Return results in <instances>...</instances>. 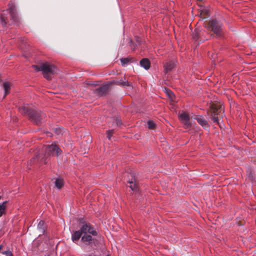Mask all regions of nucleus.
<instances>
[{"label": "nucleus", "mask_w": 256, "mask_h": 256, "mask_svg": "<svg viewBox=\"0 0 256 256\" xmlns=\"http://www.w3.org/2000/svg\"><path fill=\"white\" fill-rule=\"evenodd\" d=\"M18 110L22 114L28 115L30 120L36 125L40 124L46 118V114L36 109L29 108L24 106L19 108Z\"/></svg>", "instance_id": "1"}, {"label": "nucleus", "mask_w": 256, "mask_h": 256, "mask_svg": "<svg viewBox=\"0 0 256 256\" xmlns=\"http://www.w3.org/2000/svg\"><path fill=\"white\" fill-rule=\"evenodd\" d=\"M43 150L44 151V154L36 155L35 157L30 160V164L34 162L36 159L40 160L42 162L46 164L47 160L49 157L54 156H58L62 152L60 148L56 145L53 144L44 146Z\"/></svg>", "instance_id": "2"}, {"label": "nucleus", "mask_w": 256, "mask_h": 256, "mask_svg": "<svg viewBox=\"0 0 256 256\" xmlns=\"http://www.w3.org/2000/svg\"><path fill=\"white\" fill-rule=\"evenodd\" d=\"M9 8L2 11L0 15V22L3 26L7 24L11 25L17 20V16L15 6L9 4Z\"/></svg>", "instance_id": "3"}, {"label": "nucleus", "mask_w": 256, "mask_h": 256, "mask_svg": "<svg viewBox=\"0 0 256 256\" xmlns=\"http://www.w3.org/2000/svg\"><path fill=\"white\" fill-rule=\"evenodd\" d=\"M223 113L224 110L220 104L212 103L210 105V110L207 111V116L214 122L219 124Z\"/></svg>", "instance_id": "4"}, {"label": "nucleus", "mask_w": 256, "mask_h": 256, "mask_svg": "<svg viewBox=\"0 0 256 256\" xmlns=\"http://www.w3.org/2000/svg\"><path fill=\"white\" fill-rule=\"evenodd\" d=\"M32 68L36 72L42 71L44 77L46 79L50 78V76L56 73L57 68L52 64L46 62L42 64L40 66H32Z\"/></svg>", "instance_id": "5"}, {"label": "nucleus", "mask_w": 256, "mask_h": 256, "mask_svg": "<svg viewBox=\"0 0 256 256\" xmlns=\"http://www.w3.org/2000/svg\"><path fill=\"white\" fill-rule=\"evenodd\" d=\"M82 234H90L93 236H96L98 234L97 232L92 226V225H82L80 230L75 231L72 234V241L76 242L78 240Z\"/></svg>", "instance_id": "6"}, {"label": "nucleus", "mask_w": 256, "mask_h": 256, "mask_svg": "<svg viewBox=\"0 0 256 256\" xmlns=\"http://www.w3.org/2000/svg\"><path fill=\"white\" fill-rule=\"evenodd\" d=\"M204 27L213 32L218 37L220 36L222 34V24L216 19H213L205 24Z\"/></svg>", "instance_id": "7"}, {"label": "nucleus", "mask_w": 256, "mask_h": 256, "mask_svg": "<svg viewBox=\"0 0 256 256\" xmlns=\"http://www.w3.org/2000/svg\"><path fill=\"white\" fill-rule=\"evenodd\" d=\"M131 179L129 180V188L135 194L139 193V184L134 172H130Z\"/></svg>", "instance_id": "8"}, {"label": "nucleus", "mask_w": 256, "mask_h": 256, "mask_svg": "<svg viewBox=\"0 0 256 256\" xmlns=\"http://www.w3.org/2000/svg\"><path fill=\"white\" fill-rule=\"evenodd\" d=\"M204 32L202 30L196 28L192 34V38L196 41L200 39V42H202L206 40H207L208 38H202V34Z\"/></svg>", "instance_id": "9"}, {"label": "nucleus", "mask_w": 256, "mask_h": 256, "mask_svg": "<svg viewBox=\"0 0 256 256\" xmlns=\"http://www.w3.org/2000/svg\"><path fill=\"white\" fill-rule=\"evenodd\" d=\"M110 88V85L108 84H104L102 85L100 88H98L96 92L98 96H102L104 94H106L108 91V90Z\"/></svg>", "instance_id": "10"}, {"label": "nucleus", "mask_w": 256, "mask_h": 256, "mask_svg": "<svg viewBox=\"0 0 256 256\" xmlns=\"http://www.w3.org/2000/svg\"><path fill=\"white\" fill-rule=\"evenodd\" d=\"M198 122L204 128H208V122L202 116H196L195 118Z\"/></svg>", "instance_id": "11"}, {"label": "nucleus", "mask_w": 256, "mask_h": 256, "mask_svg": "<svg viewBox=\"0 0 256 256\" xmlns=\"http://www.w3.org/2000/svg\"><path fill=\"white\" fill-rule=\"evenodd\" d=\"M140 65L146 70H148L150 68V63L148 58H142L140 61Z\"/></svg>", "instance_id": "12"}, {"label": "nucleus", "mask_w": 256, "mask_h": 256, "mask_svg": "<svg viewBox=\"0 0 256 256\" xmlns=\"http://www.w3.org/2000/svg\"><path fill=\"white\" fill-rule=\"evenodd\" d=\"M174 64L172 62H167L164 66L165 72L167 73L171 71L174 68Z\"/></svg>", "instance_id": "13"}, {"label": "nucleus", "mask_w": 256, "mask_h": 256, "mask_svg": "<svg viewBox=\"0 0 256 256\" xmlns=\"http://www.w3.org/2000/svg\"><path fill=\"white\" fill-rule=\"evenodd\" d=\"M124 80L122 79H120L118 80H117L115 82V83L119 86H128V80L126 78V77L124 76Z\"/></svg>", "instance_id": "14"}, {"label": "nucleus", "mask_w": 256, "mask_h": 256, "mask_svg": "<svg viewBox=\"0 0 256 256\" xmlns=\"http://www.w3.org/2000/svg\"><path fill=\"white\" fill-rule=\"evenodd\" d=\"M3 86L4 90V97H5L10 92V84L8 82H5L4 83Z\"/></svg>", "instance_id": "15"}, {"label": "nucleus", "mask_w": 256, "mask_h": 256, "mask_svg": "<svg viewBox=\"0 0 256 256\" xmlns=\"http://www.w3.org/2000/svg\"><path fill=\"white\" fill-rule=\"evenodd\" d=\"M84 234L82 238V240L89 244L92 240V237L90 235L87 234Z\"/></svg>", "instance_id": "16"}, {"label": "nucleus", "mask_w": 256, "mask_h": 256, "mask_svg": "<svg viewBox=\"0 0 256 256\" xmlns=\"http://www.w3.org/2000/svg\"><path fill=\"white\" fill-rule=\"evenodd\" d=\"M64 185V182L62 179L58 178L55 181V186L58 189H60Z\"/></svg>", "instance_id": "17"}, {"label": "nucleus", "mask_w": 256, "mask_h": 256, "mask_svg": "<svg viewBox=\"0 0 256 256\" xmlns=\"http://www.w3.org/2000/svg\"><path fill=\"white\" fill-rule=\"evenodd\" d=\"M200 18H205L209 16L208 12L206 10H202L200 14Z\"/></svg>", "instance_id": "18"}, {"label": "nucleus", "mask_w": 256, "mask_h": 256, "mask_svg": "<svg viewBox=\"0 0 256 256\" xmlns=\"http://www.w3.org/2000/svg\"><path fill=\"white\" fill-rule=\"evenodd\" d=\"M180 118L182 122L186 120H190V117L187 113L183 112L180 115Z\"/></svg>", "instance_id": "19"}, {"label": "nucleus", "mask_w": 256, "mask_h": 256, "mask_svg": "<svg viewBox=\"0 0 256 256\" xmlns=\"http://www.w3.org/2000/svg\"><path fill=\"white\" fill-rule=\"evenodd\" d=\"M148 127L149 129L153 130L156 128L155 123L152 120H148L147 122Z\"/></svg>", "instance_id": "20"}, {"label": "nucleus", "mask_w": 256, "mask_h": 256, "mask_svg": "<svg viewBox=\"0 0 256 256\" xmlns=\"http://www.w3.org/2000/svg\"><path fill=\"white\" fill-rule=\"evenodd\" d=\"M6 202H4L2 204H0V217L2 216V214H4V210H5V204Z\"/></svg>", "instance_id": "21"}, {"label": "nucleus", "mask_w": 256, "mask_h": 256, "mask_svg": "<svg viewBox=\"0 0 256 256\" xmlns=\"http://www.w3.org/2000/svg\"><path fill=\"white\" fill-rule=\"evenodd\" d=\"M129 48H130L132 50H134L135 48L137 46V44L134 43L132 41L129 40Z\"/></svg>", "instance_id": "22"}, {"label": "nucleus", "mask_w": 256, "mask_h": 256, "mask_svg": "<svg viewBox=\"0 0 256 256\" xmlns=\"http://www.w3.org/2000/svg\"><path fill=\"white\" fill-rule=\"evenodd\" d=\"M114 133V130H108L106 131L107 138L109 140H110L111 137Z\"/></svg>", "instance_id": "23"}, {"label": "nucleus", "mask_w": 256, "mask_h": 256, "mask_svg": "<svg viewBox=\"0 0 256 256\" xmlns=\"http://www.w3.org/2000/svg\"><path fill=\"white\" fill-rule=\"evenodd\" d=\"M46 225H38V230H40V232H42V234H44V230L45 228Z\"/></svg>", "instance_id": "24"}, {"label": "nucleus", "mask_w": 256, "mask_h": 256, "mask_svg": "<svg viewBox=\"0 0 256 256\" xmlns=\"http://www.w3.org/2000/svg\"><path fill=\"white\" fill-rule=\"evenodd\" d=\"M122 66H124L128 64V58H122L120 59Z\"/></svg>", "instance_id": "25"}, {"label": "nucleus", "mask_w": 256, "mask_h": 256, "mask_svg": "<svg viewBox=\"0 0 256 256\" xmlns=\"http://www.w3.org/2000/svg\"><path fill=\"white\" fill-rule=\"evenodd\" d=\"M76 222H78V224H86V222H84V220L83 218H79L78 220L77 218L76 219Z\"/></svg>", "instance_id": "26"}, {"label": "nucleus", "mask_w": 256, "mask_h": 256, "mask_svg": "<svg viewBox=\"0 0 256 256\" xmlns=\"http://www.w3.org/2000/svg\"><path fill=\"white\" fill-rule=\"evenodd\" d=\"M182 122L186 126V128H188L190 126V120H186L182 121Z\"/></svg>", "instance_id": "27"}, {"label": "nucleus", "mask_w": 256, "mask_h": 256, "mask_svg": "<svg viewBox=\"0 0 256 256\" xmlns=\"http://www.w3.org/2000/svg\"><path fill=\"white\" fill-rule=\"evenodd\" d=\"M115 120V123H116V124L117 126H120L121 124H122V122H121V120L116 118Z\"/></svg>", "instance_id": "28"}, {"label": "nucleus", "mask_w": 256, "mask_h": 256, "mask_svg": "<svg viewBox=\"0 0 256 256\" xmlns=\"http://www.w3.org/2000/svg\"><path fill=\"white\" fill-rule=\"evenodd\" d=\"M170 98L172 100V96H174V94L170 90L168 92Z\"/></svg>", "instance_id": "29"}, {"label": "nucleus", "mask_w": 256, "mask_h": 256, "mask_svg": "<svg viewBox=\"0 0 256 256\" xmlns=\"http://www.w3.org/2000/svg\"><path fill=\"white\" fill-rule=\"evenodd\" d=\"M6 256H14L12 252H8Z\"/></svg>", "instance_id": "30"}, {"label": "nucleus", "mask_w": 256, "mask_h": 256, "mask_svg": "<svg viewBox=\"0 0 256 256\" xmlns=\"http://www.w3.org/2000/svg\"><path fill=\"white\" fill-rule=\"evenodd\" d=\"M8 252H11L10 250H6V251H4V252H2V254H6V255H7V254Z\"/></svg>", "instance_id": "31"}, {"label": "nucleus", "mask_w": 256, "mask_h": 256, "mask_svg": "<svg viewBox=\"0 0 256 256\" xmlns=\"http://www.w3.org/2000/svg\"><path fill=\"white\" fill-rule=\"evenodd\" d=\"M45 222L42 220H40L39 222H38V224H44Z\"/></svg>", "instance_id": "32"}, {"label": "nucleus", "mask_w": 256, "mask_h": 256, "mask_svg": "<svg viewBox=\"0 0 256 256\" xmlns=\"http://www.w3.org/2000/svg\"><path fill=\"white\" fill-rule=\"evenodd\" d=\"M202 30L204 32V33L202 34V38H205V36H204V30Z\"/></svg>", "instance_id": "33"}, {"label": "nucleus", "mask_w": 256, "mask_h": 256, "mask_svg": "<svg viewBox=\"0 0 256 256\" xmlns=\"http://www.w3.org/2000/svg\"><path fill=\"white\" fill-rule=\"evenodd\" d=\"M56 132L57 134H58L60 132V130H56Z\"/></svg>", "instance_id": "34"}, {"label": "nucleus", "mask_w": 256, "mask_h": 256, "mask_svg": "<svg viewBox=\"0 0 256 256\" xmlns=\"http://www.w3.org/2000/svg\"><path fill=\"white\" fill-rule=\"evenodd\" d=\"M132 58H129V60H128L129 62H132Z\"/></svg>", "instance_id": "35"}, {"label": "nucleus", "mask_w": 256, "mask_h": 256, "mask_svg": "<svg viewBox=\"0 0 256 256\" xmlns=\"http://www.w3.org/2000/svg\"><path fill=\"white\" fill-rule=\"evenodd\" d=\"M2 248V245H0V250Z\"/></svg>", "instance_id": "36"}]
</instances>
